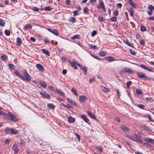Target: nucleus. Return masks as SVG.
Wrapping results in <instances>:
<instances>
[{
  "mask_svg": "<svg viewBox=\"0 0 154 154\" xmlns=\"http://www.w3.org/2000/svg\"><path fill=\"white\" fill-rule=\"evenodd\" d=\"M97 149H98L99 151H100V152H102L103 151L102 148L100 146H98L97 147Z\"/></svg>",
  "mask_w": 154,
  "mask_h": 154,
  "instance_id": "52",
  "label": "nucleus"
},
{
  "mask_svg": "<svg viewBox=\"0 0 154 154\" xmlns=\"http://www.w3.org/2000/svg\"><path fill=\"white\" fill-rule=\"evenodd\" d=\"M140 44L142 45H144V41L143 39L141 40L140 41Z\"/></svg>",
  "mask_w": 154,
  "mask_h": 154,
  "instance_id": "62",
  "label": "nucleus"
},
{
  "mask_svg": "<svg viewBox=\"0 0 154 154\" xmlns=\"http://www.w3.org/2000/svg\"><path fill=\"white\" fill-rule=\"evenodd\" d=\"M87 114L92 119H96V117L95 116L92 114V113L91 112L88 110L87 111Z\"/></svg>",
  "mask_w": 154,
  "mask_h": 154,
  "instance_id": "12",
  "label": "nucleus"
},
{
  "mask_svg": "<svg viewBox=\"0 0 154 154\" xmlns=\"http://www.w3.org/2000/svg\"><path fill=\"white\" fill-rule=\"evenodd\" d=\"M36 67L38 69L39 71L42 72L44 71V69L43 67L40 64H39V63L37 64L36 65Z\"/></svg>",
  "mask_w": 154,
  "mask_h": 154,
  "instance_id": "8",
  "label": "nucleus"
},
{
  "mask_svg": "<svg viewBox=\"0 0 154 154\" xmlns=\"http://www.w3.org/2000/svg\"><path fill=\"white\" fill-rule=\"evenodd\" d=\"M11 128H6L5 129V132L6 133L8 134V133L10 131V129Z\"/></svg>",
  "mask_w": 154,
  "mask_h": 154,
  "instance_id": "54",
  "label": "nucleus"
},
{
  "mask_svg": "<svg viewBox=\"0 0 154 154\" xmlns=\"http://www.w3.org/2000/svg\"><path fill=\"white\" fill-rule=\"evenodd\" d=\"M42 51L43 53L45 54L46 55L48 56H50V53L49 51L45 49H42Z\"/></svg>",
  "mask_w": 154,
  "mask_h": 154,
  "instance_id": "23",
  "label": "nucleus"
},
{
  "mask_svg": "<svg viewBox=\"0 0 154 154\" xmlns=\"http://www.w3.org/2000/svg\"><path fill=\"white\" fill-rule=\"evenodd\" d=\"M110 20L112 21L115 22L116 20L117 19L116 17H111Z\"/></svg>",
  "mask_w": 154,
  "mask_h": 154,
  "instance_id": "49",
  "label": "nucleus"
},
{
  "mask_svg": "<svg viewBox=\"0 0 154 154\" xmlns=\"http://www.w3.org/2000/svg\"><path fill=\"white\" fill-rule=\"evenodd\" d=\"M17 42L19 44H20L22 42L21 38L19 37H17Z\"/></svg>",
  "mask_w": 154,
  "mask_h": 154,
  "instance_id": "35",
  "label": "nucleus"
},
{
  "mask_svg": "<svg viewBox=\"0 0 154 154\" xmlns=\"http://www.w3.org/2000/svg\"><path fill=\"white\" fill-rule=\"evenodd\" d=\"M32 10L35 11H38L39 10V8L36 7H33Z\"/></svg>",
  "mask_w": 154,
  "mask_h": 154,
  "instance_id": "46",
  "label": "nucleus"
},
{
  "mask_svg": "<svg viewBox=\"0 0 154 154\" xmlns=\"http://www.w3.org/2000/svg\"><path fill=\"white\" fill-rule=\"evenodd\" d=\"M99 54L100 56L103 57L106 54L103 51H101L100 52Z\"/></svg>",
  "mask_w": 154,
  "mask_h": 154,
  "instance_id": "40",
  "label": "nucleus"
},
{
  "mask_svg": "<svg viewBox=\"0 0 154 154\" xmlns=\"http://www.w3.org/2000/svg\"><path fill=\"white\" fill-rule=\"evenodd\" d=\"M98 20L100 21L103 22L104 20L103 17L101 16H99L98 17Z\"/></svg>",
  "mask_w": 154,
  "mask_h": 154,
  "instance_id": "44",
  "label": "nucleus"
},
{
  "mask_svg": "<svg viewBox=\"0 0 154 154\" xmlns=\"http://www.w3.org/2000/svg\"><path fill=\"white\" fill-rule=\"evenodd\" d=\"M67 100L68 102L72 103V104L74 106H75L76 104L75 101H73L72 100L69 99V98H67Z\"/></svg>",
  "mask_w": 154,
  "mask_h": 154,
  "instance_id": "17",
  "label": "nucleus"
},
{
  "mask_svg": "<svg viewBox=\"0 0 154 154\" xmlns=\"http://www.w3.org/2000/svg\"><path fill=\"white\" fill-rule=\"evenodd\" d=\"M81 69H83V70L85 72V74L86 75V74L87 71V67H86L85 66H83V67H82L81 68Z\"/></svg>",
  "mask_w": 154,
  "mask_h": 154,
  "instance_id": "41",
  "label": "nucleus"
},
{
  "mask_svg": "<svg viewBox=\"0 0 154 154\" xmlns=\"http://www.w3.org/2000/svg\"><path fill=\"white\" fill-rule=\"evenodd\" d=\"M20 144L21 146H23L24 144V140L22 139L20 140Z\"/></svg>",
  "mask_w": 154,
  "mask_h": 154,
  "instance_id": "56",
  "label": "nucleus"
},
{
  "mask_svg": "<svg viewBox=\"0 0 154 154\" xmlns=\"http://www.w3.org/2000/svg\"><path fill=\"white\" fill-rule=\"evenodd\" d=\"M140 30L142 31H145L146 30V28L144 25H142L140 26Z\"/></svg>",
  "mask_w": 154,
  "mask_h": 154,
  "instance_id": "30",
  "label": "nucleus"
},
{
  "mask_svg": "<svg viewBox=\"0 0 154 154\" xmlns=\"http://www.w3.org/2000/svg\"><path fill=\"white\" fill-rule=\"evenodd\" d=\"M87 98L84 95H82L79 97V100L81 102L84 103L87 99Z\"/></svg>",
  "mask_w": 154,
  "mask_h": 154,
  "instance_id": "9",
  "label": "nucleus"
},
{
  "mask_svg": "<svg viewBox=\"0 0 154 154\" xmlns=\"http://www.w3.org/2000/svg\"><path fill=\"white\" fill-rule=\"evenodd\" d=\"M90 47L91 48H93V49H97V46L95 45H89Z\"/></svg>",
  "mask_w": 154,
  "mask_h": 154,
  "instance_id": "51",
  "label": "nucleus"
},
{
  "mask_svg": "<svg viewBox=\"0 0 154 154\" xmlns=\"http://www.w3.org/2000/svg\"><path fill=\"white\" fill-rule=\"evenodd\" d=\"M39 84L41 86L44 88H45L47 86L45 82H43L42 81H40L39 82Z\"/></svg>",
  "mask_w": 154,
  "mask_h": 154,
  "instance_id": "24",
  "label": "nucleus"
},
{
  "mask_svg": "<svg viewBox=\"0 0 154 154\" xmlns=\"http://www.w3.org/2000/svg\"><path fill=\"white\" fill-rule=\"evenodd\" d=\"M5 24V21L2 19H0V25L2 26H4Z\"/></svg>",
  "mask_w": 154,
  "mask_h": 154,
  "instance_id": "31",
  "label": "nucleus"
},
{
  "mask_svg": "<svg viewBox=\"0 0 154 154\" xmlns=\"http://www.w3.org/2000/svg\"><path fill=\"white\" fill-rule=\"evenodd\" d=\"M97 32L96 30H94L91 33V36H94L97 34Z\"/></svg>",
  "mask_w": 154,
  "mask_h": 154,
  "instance_id": "50",
  "label": "nucleus"
},
{
  "mask_svg": "<svg viewBox=\"0 0 154 154\" xmlns=\"http://www.w3.org/2000/svg\"><path fill=\"white\" fill-rule=\"evenodd\" d=\"M70 64H71V66L75 69H78V68L76 66V65L74 63H70Z\"/></svg>",
  "mask_w": 154,
  "mask_h": 154,
  "instance_id": "36",
  "label": "nucleus"
},
{
  "mask_svg": "<svg viewBox=\"0 0 154 154\" xmlns=\"http://www.w3.org/2000/svg\"><path fill=\"white\" fill-rule=\"evenodd\" d=\"M104 59L106 61L109 62H111L114 60L115 58L112 57H105Z\"/></svg>",
  "mask_w": 154,
  "mask_h": 154,
  "instance_id": "10",
  "label": "nucleus"
},
{
  "mask_svg": "<svg viewBox=\"0 0 154 154\" xmlns=\"http://www.w3.org/2000/svg\"><path fill=\"white\" fill-rule=\"evenodd\" d=\"M139 137H140L138 136L137 134H136L134 136L132 137L131 140L135 141L137 142Z\"/></svg>",
  "mask_w": 154,
  "mask_h": 154,
  "instance_id": "11",
  "label": "nucleus"
},
{
  "mask_svg": "<svg viewBox=\"0 0 154 154\" xmlns=\"http://www.w3.org/2000/svg\"><path fill=\"white\" fill-rule=\"evenodd\" d=\"M47 106L50 109H54L55 107V106L52 103H48Z\"/></svg>",
  "mask_w": 154,
  "mask_h": 154,
  "instance_id": "27",
  "label": "nucleus"
},
{
  "mask_svg": "<svg viewBox=\"0 0 154 154\" xmlns=\"http://www.w3.org/2000/svg\"><path fill=\"white\" fill-rule=\"evenodd\" d=\"M138 107L141 109H143L144 107V106L143 104H139L138 105Z\"/></svg>",
  "mask_w": 154,
  "mask_h": 154,
  "instance_id": "59",
  "label": "nucleus"
},
{
  "mask_svg": "<svg viewBox=\"0 0 154 154\" xmlns=\"http://www.w3.org/2000/svg\"><path fill=\"white\" fill-rule=\"evenodd\" d=\"M47 29L48 31H49L50 32L55 35H58V32L57 30L56 29L52 30L49 28H48V29Z\"/></svg>",
  "mask_w": 154,
  "mask_h": 154,
  "instance_id": "7",
  "label": "nucleus"
},
{
  "mask_svg": "<svg viewBox=\"0 0 154 154\" xmlns=\"http://www.w3.org/2000/svg\"><path fill=\"white\" fill-rule=\"evenodd\" d=\"M122 72H127L129 73H133L134 71L130 68L125 67L123 68L122 70Z\"/></svg>",
  "mask_w": 154,
  "mask_h": 154,
  "instance_id": "6",
  "label": "nucleus"
},
{
  "mask_svg": "<svg viewBox=\"0 0 154 154\" xmlns=\"http://www.w3.org/2000/svg\"><path fill=\"white\" fill-rule=\"evenodd\" d=\"M116 6L120 8H121L122 6V5L121 3H119L116 4Z\"/></svg>",
  "mask_w": 154,
  "mask_h": 154,
  "instance_id": "61",
  "label": "nucleus"
},
{
  "mask_svg": "<svg viewBox=\"0 0 154 154\" xmlns=\"http://www.w3.org/2000/svg\"><path fill=\"white\" fill-rule=\"evenodd\" d=\"M19 77H20L21 79L25 81L26 82H27L26 80V79L25 77L24 76H23V75L20 74L19 76Z\"/></svg>",
  "mask_w": 154,
  "mask_h": 154,
  "instance_id": "38",
  "label": "nucleus"
},
{
  "mask_svg": "<svg viewBox=\"0 0 154 154\" xmlns=\"http://www.w3.org/2000/svg\"><path fill=\"white\" fill-rule=\"evenodd\" d=\"M145 74H143V73L140 72H137V75L138 77L140 78H143L145 80H148L147 77L145 75Z\"/></svg>",
  "mask_w": 154,
  "mask_h": 154,
  "instance_id": "5",
  "label": "nucleus"
},
{
  "mask_svg": "<svg viewBox=\"0 0 154 154\" xmlns=\"http://www.w3.org/2000/svg\"><path fill=\"white\" fill-rule=\"evenodd\" d=\"M32 28V25L29 24H28L25 25V26L23 28V29H24L26 30L30 28L31 29Z\"/></svg>",
  "mask_w": 154,
  "mask_h": 154,
  "instance_id": "21",
  "label": "nucleus"
},
{
  "mask_svg": "<svg viewBox=\"0 0 154 154\" xmlns=\"http://www.w3.org/2000/svg\"><path fill=\"white\" fill-rule=\"evenodd\" d=\"M147 118H149V120L150 121H152V122L154 121L153 120L151 119V116L149 115L147 116Z\"/></svg>",
  "mask_w": 154,
  "mask_h": 154,
  "instance_id": "64",
  "label": "nucleus"
},
{
  "mask_svg": "<svg viewBox=\"0 0 154 154\" xmlns=\"http://www.w3.org/2000/svg\"><path fill=\"white\" fill-rule=\"evenodd\" d=\"M7 58L8 57L7 56L3 55L1 56V59L3 61H5Z\"/></svg>",
  "mask_w": 154,
  "mask_h": 154,
  "instance_id": "32",
  "label": "nucleus"
},
{
  "mask_svg": "<svg viewBox=\"0 0 154 154\" xmlns=\"http://www.w3.org/2000/svg\"><path fill=\"white\" fill-rule=\"evenodd\" d=\"M5 35L7 36H9L10 35V31L8 30H5Z\"/></svg>",
  "mask_w": 154,
  "mask_h": 154,
  "instance_id": "34",
  "label": "nucleus"
},
{
  "mask_svg": "<svg viewBox=\"0 0 154 154\" xmlns=\"http://www.w3.org/2000/svg\"><path fill=\"white\" fill-rule=\"evenodd\" d=\"M123 42L125 43L128 46L132 47H134L133 46H132V44H131V43L129 42L128 41L127 39L124 40Z\"/></svg>",
  "mask_w": 154,
  "mask_h": 154,
  "instance_id": "22",
  "label": "nucleus"
},
{
  "mask_svg": "<svg viewBox=\"0 0 154 154\" xmlns=\"http://www.w3.org/2000/svg\"><path fill=\"white\" fill-rule=\"evenodd\" d=\"M101 88L103 91L105 93L107 92L109 90V89L105 88V87L103 86H102L101 87Z\"/></svg>",
  "mask_w": 154,
  "mask_h": 154,
  "instance_id": "29",
  "label": "nucleus"
},
{
  "mask_svg": "<svg viewBox=\"0 0 154 154\" xmlns=\"http://www.w3.org/2000/svg\"><path fill=\"white\" fill-rule=\"evenodd\" d=\"M130 4L134 8H136L137 6V5L134 3H133V2L132 3H131Z\"/></svg>",
  "mask_w": 154,
  "mask_h": 154,
  "instance_id": "58",
  "label": "nucleus"
},
{
  "mask_svg": "<svg viewBox=\"0 0 154 154\" xmlns=\"http://www.w3.org/2000/svg\"><path fill=\"white\" fill-rule=\"evenodd\" d=\"M99 4L100 6V8L103 10H105V8L103 2L102 0H100L99 1Z\"/></svg>",
  "mask_w": 154,
  "mask_h": 154,
  "instance_id": "16",
  "label": "nucleus"
},
{
  "mask_svg": "<svg viewBox=\"0 0 154 154\" xmlns=\"http://www.w3.org/2000/svg\"><path fill=\"white\" fill-rule=\"evenodd\" d=\"M68 122L69 123H72L75 122V119L72 118L71 116H69L68 117Z\"/></svg>",
  "mask_w": 154,
  "mask_h": 154,
  "instance_id": "15",
  "label": "nucleus"
},
{
  "mask_svg": "<svg viewBox=\"0 0 154 154\" xmlns=\"http://www.w3.org/2000/svg\"><path fill=\"white\" fill-rule=\"evenodd\" d=\"M51 8L49 6L46 7L44 8H43L45 11H50L51 10Z\"/></svg>",
  "mask_w": 154,
  "mask_h": 154,
  "instance_id": "33",
  "label": "nucleus"
},
{
  "mask_svg": "<svg viewBox=\"0 0 154 154\" xmlns=\"http://www.w3.org/2000/svg\"><path fill=\"white\" fill-rule=\"evenodd\" d=\"M10 142V139H7L5 141V143L6 144H8Z\"/></svg>",
  "mask_w": 154,
  "mask_h": 154,
  "instance_id": "60",
  "label": "nucleus"
},
{
  "mask_svg": "<svg viewBox=\"0 0 154 154\" xmlns=\"http://www.w3.org/2000/svg\"><path fill=\"white\" fill-rule=\"evenodd\" d=\"M56 91L58 94H60L62 97H65L64 94L63 92H62L61 90L56 89Z\"/></svg>",
  "mask_w": 154,
  "mask_h": 154,
  "instance_id": "14",
  "label": "nucleus"
},
{
  "mask_svg": "<svg viewBox=\"0 0 154 154\" xmlns=\"http://www.w3.org/2000/svg\"><path fill=\"white\" fill-rule=\"evenodd\" d=\"M79 35H76L72 36L71 38V39L72 40H74L78 38L79 39H80V38L79 37Z\"/></svg>",
  "mask_w": 154,
  "mask_h": 154,
  "instance_id": "26",
  "label": "nucleus"
},
{
  "mask_svg": "<svg viewBox=\"0 0 154 154\" xmlns=\"http://www.w3.org/2000/svg\"><path fill=\"white\" fill-rule=\"evenodd\" d=\"M49 89L51 91H54V87L51 85H50L49 86Z\"/></svg>",
  "mask_w": 154,
  "mask_h": 154,
  "instance_id": "63",
  "label": "nucleus"
},
{
  "mask_svg": "<svg viewBox=\"0 0 154 154\" xmlns=\"http://www.w3.org/2000/svg\"><path fill=\"white\" fill-rule=\"evenodd\" d=\"M40 94L44 97L45 98L47 99H49L51 98V96L48 93L43 91L40 92Z\"/></svg>",
  "mask_w": 154,
  "mask_h": 154,
  "instance_id": "3",
  "label": "nucleus"
},
{
  "mask_svg": "<svg viewBox=\"0 0 154 154\" xmlns=\"http://www.w3.org/2000/svg\"><path fill=\"white\" fill-rule=\"evenodd\" d=\"M10 132L11 134H15L18 133V131L14 129L11 128L10 129Z\"/></svg>",
  "mask_w": 154,
  "mask_h": 154,
  "instance_id": "19",
  "label": "nucleus"
},
{
  "mask_svg": "<svg viewBox=\"0 0 154 154\" xmlns=\"http://www.w3.org/2000/svg\"><path fill=\"white\" fill-rule=\"evenodd\" d=\"M14 73L15 74L17 75V76L18 77H19L20 75V74L19 73V72L17 70H15Z\"/></svg>",
  "mask_w": 154,
  "mask_h": 154,
  "instance_id": "55",
  "label": "nucleus"
},
{
  "mask_svg": "<svg viewBox=\"0 0 154 154\" xmlns=\"http://www.w3.org/2000/svg\"><path fill=\"white\" fill-rule=\"evenodd\" d=\"M23 72L26 81L29 82V81L30 79H31V78L27 71L26 70H24L23 71Z\"/></svg>",
  "mask_w": 154,
  "mask_h": 154,
  "instance_id": "4",
  "label": "nucleus"
},
{
  "mask_svg": "<svg viewBox=\"0 0 154 154\" xmlns=\"http://www.w3.org/2000/svg\"><path fill=\"white\" fill-rule=\"evenodd\" d=\"M148 9L150 11H152L154 10V6L151 5H149L148 6Z\"/></svg>",
  "mask_w": 154,
  "mask_h": 154,
  "instance_id": "42",
  "label": "nucleus"
},
{
  "mask_svg": "<svg viewBox=\"0 0 154 154\" xmlns=\"http://www.w3.org/2000/svg\"><path fill=\"white\" fill-rule=\"evenodd\" d=\"M4 117L5 119L12 120L14 122L17 121L18 120L15 115L10 112H8V113H5Z\"/></svg>",
  "mask_w": 154,
  "mask_h": 154,
  "instance_id": "1",
  "label": "nucleus"
},
{
  "mask_svg": "<svg viewBox=\"0 0 154 154\" xmlns=\"http://www.w3.org/2000/svg\"><path fill=\"white\" fill-rule=\"evenodd\" d=\"M12 149L14 150V153H17L18 152L19 150L17 149V144L15 143Z\"/></svg>",
  "mask_w": 154,
  "mask_h": 154,
  "instance_id": "13",
  "label": "nucleus"
},
{
  "mask_svg": "<svg viewBox=\"0 0 154 154\" xmlns=\"http://www.w3.org/2000/svg\"><path fill=\"white\" fill-rule=\"evenodd\" d=\"M89 11L88 8L87 7H85L84 9V12L85 13H87Z\"/></svg>",
  "mask_w": 154,
  "mask_h": 154,
  "instance_id": "53",
  "label": "nucleus"
},
{
  "mask_svg": "<svg viewBox=\"0 0 154 154\" xmlns=\"http://www.w3.org/2000/svg\"><path fill=\"white\" fill-rule=\"evenodd\" d=\"M81 118H82L85 122L87 123H88L89 122V120L86 117L85 115L84 114L82 115L81 116Z\"/></svg>",
  "mask_w": 154,
  "mask_h": 154,
  "instance_id": "18",
  "label": "nucleus"
},
{
  "mask_svg": "<svg viewBox=\"0 0 154 154\" xmlns=\"http://www.w3.org/2000/svg\"><path fill=\"white\" fill-rule=\"evenodd\" d=\"M131 82L129 81L126 83L127 87L128 88H130V85L131 84Z\"/></svg>",
  "mask_w": 154,
  "mask_h": 154,
  "instance_id": "39",
  "label": "nucleus"
},
{
  "mask_svg": "<svg viewBox=\"0 0 154 154\" xmlns=\"http://www.w3.org/2000/svg\"><path fill=\"white\" fill-rule=\"evenodd\" d=\"M121 128L123 131L125 132H127L128 130V128L125 125H122Z\"/></svg>",
  "mask_w": 154,
  "mask_h": 154,
  "instance_id": "25",
  "label": "nucleus"
},
{
  "mask_svg": "<svg viewBox=\"0 0 154 154\" xmlns=\"http://www.w3.org/2000/svg\"><path fill=\"white\" fill-rule=\"evenodd\" d=\"M2 109L3 108L2 107H0V114L3 115L4 116L5 113L4 112L2 111Z\"/></svg>",
  "mask_w": 154,
  "mask_h": 154,
  "instance_id": "45",
  "label": "nucleus"
},
{
  "mask_svg": "<svg viewBox=\"0 0 154 154\" xmlns=\"http://www.w3.org/2000/svg\"><path fill=\"white\" fill-rule=\"evenodd\" d=\"M141 127L145 129V130H146L147 131H149V128L146 125H142V126Z\"/></svg>",
  "mask_w": 154,
  "mask_h": 154,
  "instance_id": "37",
  "label": "nucleus"
},
{
  "mask_svg": "<svg viewBox=\"0 0 154 154\" xmlns=\"http://www.w3.org/2000/svg\"><path fill=\"white\" fill-rule=\"evenodd\" d=\"M8 66L11 69H15V66L13 64L9 63L8 65Z\"/></svg>",
  "mask_w": 154,
  "mask_h": 154,
  "instance_id": "28",
  "label": "nucleus"
},
{
  "mask_svg": "<svg viewBox=\"0 0 154 154\" xmlns=\"http://www.w3.org/2000/svg\"><path fill=\"white\" fill-rule=\"evenodd\" d=\"M143 140L147 142H149L151 143V144H154V139L149 138V137H146L144 138L143 139ZM147 143H145L143 142V144L144 145H146Z\"/></svg>",
  "mask_w": 154,
  "mask_h": 154,
  "instance_id": "2",
  "label": "nucleus"
},
{
  "mask_svg": "<svg viewBox=\"0 0 154 154\" xmlns=\"http://www.w3.org/2000/svg\"><path fill=\"white\" fill-rule=\"evenodd\" d=\"M72 12L74 16H75L77 15L78 13V10L74 11Z\"/></svg>",
  "mask_w": 154,
  "mask_h": 154,
  "instance_id": "57",
  "label": "nucleus"
},
{
  "mask_svg": "<svg viewBox=\"0 0 154 154\" xmlns=\"http://www.w3.org/2000/svg\"><path fill=\"white\" fill-rule=\"evenodd\" d=\"M71 91L73 94L76 96L78 95V93L77 92L76 89L75 88H72L71 89Z\"/></svg>",
  "mask_w": 154,
  "mask_h": 154,
  "instance_id": "20",
  "label": "nucleus"
},
{
  "mask_svg": "<svg viewBox=\"0 0 154 154\" xmlns=\"http://www.w3.org/2000/svg\"><path fill=\"white\" fill-rule=\"evenodd\" d=\"M139 66L141 68H143L146 70L147 67H146L143 64H141Z\"/></svg>",
  "mask_w": 154,
  "mask_h": 154,
  "instance_id": "47",
  "label": "nucleus"
},
{
  "mask_svg": "<svg viewBox=\"0 0 154 154\" xmlns=\"http://www.w3.org/2000/svg\"><path fill=\"white\" fill-rule=\"evenodd\" d=\"M136 93L139 94H142L143 93L139 89H137L136 91Z\"/></svg>",
  "mask_w": 154,
  "mask_h": 154,
  "instance_id": "43",
  "label": "nucleus"
},
{
  "mask_svg": "<svg viewBox=\"0 0 154 154\" xmlns=\"http://www.w3.org/2000/svg\"><path fill=\"white\" fill-rule=\"evenodd\" d=\"M130 51L131 54L133 55H135L136 54L135 51L132 49H130Z\"/></svg>",
  "mask_w": 154,
  "mask_h": 154,
  "instance_id": "48",
  "label": "nucleus"
}]
</instances>
